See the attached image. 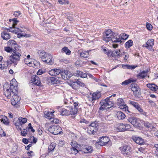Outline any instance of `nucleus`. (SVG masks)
I'll return each instance as SVG.
<instances>
[{
    "instance_id": "nucleus-23",
    "label": "nucleus",
    "mask_w": 158,
    "mask_h": 158,
    "mask_svg": "<svg viewBox=\"0 0 158 158\" xmlns=\"http://www.w3.org/2000/svg\"><path fill=\"white\" fill-rule=\"evenodd\" d=\"M69 115H72L76 114L77 111V110L76 108H73V106L69 107Z\"/></svg>"
},
{
    "instance_id": "nucleus-15",
    "label": "nucleus",
    "mask_w": 158,
    "mask_h": 158,
    "mask_svg": "<svg viewBox=\"0 0 158 158\" xmlns=\"http://www.w3.org/2000/svg\"><path fill=\"white\" fill-rule=\"evenodd\" d=\"M131 89L135 95L139 94L140 92V89L137 84L133 83L131 85Z\"/></svg>"
},
{
    "instance_id": "nucleus-55",
    "label": "nucleus",
    "mask_w": 158,
    "mask_h": 158,
    "mask_svg": "<svg viewBox=\"0 0 158 158\" xmlns=\"http://www.w3.org/2000/svg\"><path fill=\"white\" fill-rule=\"evenodd\" d=\"M29 140H31V142H33L35 143L37 142V139L35 138L34 136L31 137L29 138Z\"/></svg>"
},
{
    "instance_id": "nucleus-10",
    "label": "nucleus",
    "mask_w": 158,
    "mask_h": 158,
    "mask_svg": "<svg viewBox=\"0 0 158 158\" xmlns=\"http://www.w3.org/2000/svg\"><path fill=\"white\" fill-rule=\"evenodd\" d=\"M114 33L111 30H107L103 34V40L106 42L111 40Z\"/></svg>"
},
{
    "instance_id": "nucleus-38",
    "label": "nucleus",
    "mask_w": 158,
    "mask_h": 158,
    "mask_svg": "<svg viewBox=\"0 0 158 158\" xmlns=\"http://www.w3.org/2000/svg\"><path fill=\"white\" fill-rule=\"evenodd\" d=\"M138 111L142 114L145 115L147 116V113L144 111L143 109L141 107L140 105L136 109Z\"/></svg>"
},
{
    "instance_id": "nucleus-44",
    "label": "nucleus",
    "mask_w": 158,
    "mask_h": 158,
    "mask_svg": "<svg viewBox=\"0 0 158 158\" xmlns=\"http://www.w3.org/2000/svg\"><path fill=\"white\" fill-rule=\"evenodd\" d=\"M18 119L19 122H20L22 124H24L27 122V119L25 118L20 117Z\"/></svg>"
},
{
    "instance_id": "nucleus-45",
    "label": "nucleus",
    "mask_w": 158,
    "mask_h": 158,
    "mask_svg": "<svg viewBox=\"0 0 158 158\" xmlns=\"http://www.w3.org/2000/svg\"><path fill=\"white\" fill-rule=\"evenodd\" d=\"M76 82L77 85H80L81 86L86 87V85L85 84L82 82L81 81H79V80H76Z\"/></svg>"
},
{
    "instance_id": "nucleus-39",
    "label": "nucleus",
    "mask_w": 158,
    "mask_h": 158,
    "mask_svg": "<svg viewBox=\"0 0 158 158\" xmlns=\"http://www.w3.org/2000/svg\"><path fill=\"white\" fill-rule=\"evenodd\" d=\"M129 103L132 105L136 109H137L139 106V104L138 103H137V102L131 101H130L129 102Z\"/></svg>"
},
{
    "instance_id": "nucleus-37",
    "label": "nucleus",
    "mask_w": 158,
    "mask_h": 158,
    "mask_svg": "<svg viewBox=\"0 0 158 158\" xmlns=\"http://www.w3.org/2000/svg\"><path fill=\"white\" fill-rule=\"evenodd\" d=\"M89 52L87 51L82 52L80 53L81 57L84 58H87L89 56Z\"/></svg>"
},
{
    "instance_id": "nucleus-58",
    "label": "nucleus",
    "mask_w": 158,
    "mask_h": 158,
    "mask_svg": "<svg viewBox=\"0 0 158 158\" xmlns=\"http://www.w3.org/2000/svg\"><path fill=\"white\" fill-rule=\"evenodd\" d=\"M77 145V143L75 141H73L71 142V145L72 147V148H75Z\"/></svg>"
},
{
    "instance_id": "nucleus-27",
    "label": "nucleus",
    "mask_w": 158,
    "mask_h": 158,
    "mask_svg": "<svg viewBox=\"0 0 158 158\" xmlns=\"http://www.w3.org/2000/svg\"><path fill=\"white\" fill-rule=\"evenodd\" d=\"M116 114L118 118L119 119H123L126 117L125 114L120 111L117 112Z\"/></svg>"
},
{
    "instance_id": "nucleus-62",
    "label": "nucleus",
    "mask_w": 158,
    "mask_h": 158,
    "mask_svg": "<svg viewBox=\"0 0 158 158\" xmlns=\"http://www.w3.org/2000/svg\"><path fill=\"white\" fill-rule=\"evenodd\" d=\"M149 103L151 104L152 106L153 107H156V104L154 102L150 100L149 101Z\"/></svg>"
},
{
    "instance_id": "nucleus-63",
    "label": "nucleus",
    "mask_w": 158,
    "mask_h": 158,
    "mask_svg": "<svg viewBox=\"0 0 158 158\" xmlns=\"http://www.w3.org/2000/svg\"><path fill=\"white\" fill-rule=\"evenodd\" d=\"M123 56H124V57L123 59L124 60H127L128 59L129 57V55L128 54H126V55L124 54H122Z\"/></svg>"
},
{
    "instance_id": "nucleus-4",
    "label": "nucleus",
    "mask_w": 158,
    "mask_h": 158,
    "mask_svg": "<svg viewBox=\"0 0 158 158\" xmlns=\"http://www.w3.org/2000/svg\"><path fill=\"white\" fill-rule=\"evenodd\" d=\"M39 56L42 60L48 64L51 65L53 63V60L52 55L45 52L44 50L40 51L39 52Z\"/></svg>"
},
{
    "instance_id": "nucleus-34",
    "label": "nucleus",
    "mask_w": 158,
    "mask_h": 158,
    "mask_svg": "<svg viewBox=\"0 0 158 158\" xmlns=\"http://www.w3.org/2000/svg\"><path fill=\"white\" fill-rule=\"evenodd\" d=\"M135 81V80H132L131 79H128L126 80L122 83V85L125 86L131 83V82Z\"/></svg>"
},
{
    "instance_id": "nucleus-24",
    "label": "nucleus",
    "mask_w": 158,
    "mask_h": 158,
    "mask_svg": "<svg viewBox=\"0 0 158 158\" xmlns=\"http://www.w3.org/2000/svg\"><path fill=\"white\" fill-rule=\"evenodd\" d=\"M82 151L85 153H91L93 151V148L91 146H86L83 148Z\"/></svg>"
},
{
    "instance_id": "nucleus-1",
    "label": "nucleus",
    "mask_w": 158,
    "mask_h": 158,
    "mask_svg": "<svg viewBox=\"0 0 158 158\" xmlns=\"http://www.w3.org/2000/svg\"><path fill=\"white\" fill-rule=\"evenodd\" d=\"M7 44L8 46L15 49L13 52L10 56V60L12 63L16 64L17 62L20 60L21 56L20 53L21 49L20 48V46L13 40H10L7 42Z\"/></svg>"
},
{
    "instance_id": "nucleus-57",
    "label": "nucleus",
    "mask_w": 158,
    "mask_h": 158,
    "mask_svg": "<svg viewBox=\"0 0 158 158\" xmlns=\"http://www.w3.org/2000/svg\"><path fill=\"white\" fill-rule=\"evenodd\" d=\"M144 125L145 126V127H148V128H149V127H152V128L153 127L152 126V124H150L149 123H148V122L145 123L144 124Z\"/></svg>"
},
{
    "instance_id": "nucleus-16",
    "label": "nucleus",
    "mask_w": 158,
    "mask_h": 158,
    "mask_svg": "<svg viewBox=\"0 0 158 158\" xmlns=\"http://www.w3.org/2000/svg\"><path fill=\"white\" fill-rule=\"evenodd\" d=\"M31 80L34 84L38 86H41V83L39 77L36 75L32 76Z\"/></svg>"
},
{
    "instance_id": "nucleus-30",
    "label": "nucleus",
    "mask_w": 158,
    "mask_h": 158,
    "mask_svg": "<svg viewBox=\"0 0 158 158\" xmlns=\"http://www.w3.org/2000/svg\"><path fill=\"white\" fill-rule=\"evenodd\" d=\"M62 52L68 55H70L71 52V51L66 47H64L62 48Z\"/></svg>"
},
{
    "instance_id": "nucleus-51",
    "label": "nucleus",
    "mask_w": 158,
    "mask_h": 158,
    "mask_svg": "<svg viewBox=\"0 0 158 158\" xmlns=\"http://www.w3.org/2000/svg\"><path fill=\"white\" fill-rule=\"evenodd\" d=\"M64 73V71L61 72V73H60L61 75V78L64 80H66V75L65 74V73Z\"/></svg>"
},
{
    "instance_id": "nucleus-60",
    "label": "nucleus",
    "mask_w": 158,
    "mask_h": 158,
    "mask_svg": "<svg viewBox=\"0 0 158 158\" xmlns=\"http://www.w3.org/2000/svg\"><path fill=\"white\" fill-rule=\"evenodd\" d=\"M65 142L64 141L60 140L59 143V145L60 146H63L64 145Z\"/></svg>"
},
{
    "instance_id": "nucleus-56",
    "label": "nucleus",
    "mask_w": 158,
    "mask_h": 158,
    "mask_svg": "<svg viewBox=\"0 0 158 158\" xmlns=\"http://www.w3.org/2000/svg\"><path fill=\"white\" fill-rule=\"evenodd\" d=\"M21 13L19 11H15L14 12L13 15L16 17H18L19 16L21 15Z\"/></svg>"
},
{
    "instance_id": "nucleus-12",
    "label": "nucleus",
    "mask_w": 158,
    "mask_h": 158,
    "mask_svg": "<svg viewBox=\"0 0 158 158\" xmlns=\"http://www.w3.org/2000/svg\"><path fill=\"white\" fill-rule=\"evenodd\" d=\"M121 153L124 155H129L131 151L130 147L128 145H125L119 148Z\"/></svg>"
},
{
    "instance_id": "nucleus-13",
    "label": "nucleus",
    "mask_w": 158,
    "mask_h": 158,
    "mask_svg": "<svg viewBox=\"0 0 158 158\" xmlns=\"http://www.w3.org/2000/svg\"><path fill=\"white\" fill-rule=\"evenodd\" d=\"M117 104L119 108L122 109H124L125 110L130 112L128 110V107L125 104L123 100L121 98H119L117 101Z\"/></svg>"
},
{
    "instance_id": "nucleus-3",
    "label": "nucleus",
    "mask_w": 158,
    "mask_h": 158,
    "mask_svg": "<svg viewBox=\"0 0 158 158\" xmlns=\"http://www.w3.org/2000/svg\"><path fill=\"white\" fill-rule=\"evenodd\" d=\"M112 96L107 97L105 99L102 100L100 102V110H107L111 107L114 106V102L110 99Z\"/></svg>"
},
{
    "instance_id": "nucleus-36",
    "label": "nucleus",
    "mask_w": 158,
    "mask_h": 158,
    "mask_svg": "<svg viewBox=\"0 0 158 158\" xmlns=\"http://www.w3.org/2000/svg\"><path fill=\"white\" fill-rule=\"evenodd\" d=\"M56 147V144L55 143H51L48 147V152H50L54 150Z\"/></svg>"
},
{
    "instance_id": "nucleus-29",
    "label": "nucleus",
    "mask_w": 158,
    "mask_h": 158,
    "mask_svg": "<svg viewBox=\"0 0 158 158\" xmlns=\"http://www.w3.org/2000/svg\"><path fill=\"white\" fill-rule=\"evenodd\" d=\"M77 75L78 77L82 78H85L87 77V74L85 73L82 72L81 71H77Z\"/></svg>"
},
{
    "instance_id": "nucleus-11",
    "label": "nucleus",
    "mask_w": 158,
    "mask_h": 158,
    "mask_svg": "<svg viewBox=\"0 0 158 158\" xmlns=\"http://www.w3.org/2000/svg\"><path fill=\"white\" fill-rule=\"evenodd\" d=\"M128 120L135 127H137L140 126L141 120L139 118L132 117L129 118Z\"/></svg>"
},
{
    "instance_id": "nucleus-5",
    "label": "nucleus",
    "mask_w": 158,
    "mask_h": 158,
    "mask_svg": "<svg viewBox=\"0 0 158 158\" xmlns=\"http://www.w3.org/2000/svg\"><path fill=\"white\" fill-rule=\"evenodd\" d=\"M15 26H13L12 25V27H11L9 29V31L12 33L17 34L18 37L20 38L22 37H30V35L27 34L25 33H22L20 32H22L20 29L17 27H15Z\"/></svg>"
},
{
    "instance_id": "nucleus-49",
    "label": "nucleus",
    "mask_w": 158,
    "mask_h": 158,
    "mask_svg": "<svg viewBox=\"0 0 158 158\" xmlns=\"http://www.w3.org/2000/svg\"><path fill=\"white\" fill-rule=\"evenodd\" d=\"M55 69L54 76L58 75L61 73V70L60 69Z\"/></svg>"
},
{
    "instance_id": "nucleus-59",
    "label": "nucleus",
    "mask_w": 158,
    "mask_h": 158,
    "mask_svg": "<svg viewBox=\"0 0 158 158\" xmlns=\"http://www.w3.org/2000/svg\"><path fill=\"white\" fill-rule=\"evenodd\" d=\"M55 69H53L50 70L49 71V74L51 76H54Z\"/></svg>"
},
{
    "instance_id": "nucleus-41",
    "label": "nucleus",
    "mask_w": 158,
    "mask_h": 158,
    "mask_svg": "<svg viewBox=\"0 0 158 158\" xmlns=\"http://www.w3.org/2000/svg\"><path fill=\"white\" fill-rule=\"evenodd\" d=\"M9 21L11 22L12 21V25L13 26H16L17 23L19 22V21L17 20L16 18H14L13 19H10L9 20Z\"/></svg>"
},
{
    "instance_id": "nucleus-47",
    "label": "nucleus",
    "mask_w": 158,
    "mask_h": 158,
    "mask_svg": "<svg viewBox=\"0 0 158 158\" xmlns=\"http://www.w3.org/2000/svg\"><path fill=\"white\" fill-rule=\"evenodd\" d=\"M4 49L5 51L8 52H12L13 50V48L9 46L5 47Z\"/></svg>"
},
{
    "instance_id": "nucleus-50",
    "label": "nucleus",
    "mask_w": 158,
    "mask_h": 158,
    "mask_svg": "<svg viewBox=\"0 0 158 158\" xmlns=\"http://www.w3.org/2000/svg\"><path fill=\"white\" fill-rule=\"evenodd\" d=\"M71 153L73 154H76L78 152L77 150L75 148H72L71 149Z\"/></svg>"
},
{
    "instance_id": "nucleus-35",
    "label": "nucleus",
    "mask_w": 158,
    "mask_h": 158,
    "mask_svg": "<svg viewBox=\"0 0 158 158\" xmlns=\"http://www.w3.org/2000/svg\"><path fill=\"white\" fill-rule=\"evenodd\" d=\"M133 45V41L131 40H129L125 44V46L126 48H129Z\"/></svg>"
},
{
    "instance_id": "nucleus-18",
    "label": "nucleus",
    "mask_w": 158,
    "mask_h": 158,
    "mask_svg": "<svg viewBox=\"0 0 158 158\" xmlns=\"http://www.w3.org/2000/svg\"><path fill=\"white\" fill-rule=\"evenodd\" d=\"M111 40L115 43L120 42L121 41L120 35L114 33Z\"/></svg>"
},
{
    "instance_id": "nucleus-8",
    "label": "nucleus",
    "mask_w": 158,
    "mask_h": 158,
    "mask_svg": "<svg viewBox=\"0 0 158 158\" xmlns=\"http://www.w3.org/2000/svg\"><path fill=\"white\" fill-rule=\"evenodd\" d=\"M50 132L54 135H56L61 133L62 131L61 128L59 126H52L48 128Z\"/></svg>"
},
{
    "instance_id": "nucleus-26",
    "label": "nucleus",
    "mask_w": 158,
    "mask_h": 158,
    "mask_svg": "<svg viewBox=\"0 0 158 158\" xmlns=\"http://www.w3.org/2000/svg\"><path fill=\"white\" fill-rule=\"evenodd\" d=\"M15 125L18 131L22 130V124L20 122H19L18 119L16 122L15 123Z\"/></svg>"
},
{
    "instance_id": "nucleus-28",
    "label": "nucleus",
    "mask_w": 158,
    "mask_h": 158,
    "mask_svg": "<svg viewBox=\"0 0 158 158\" xmlns=\"http://www.w3.org/2000/svg\"><path fill=\"white\" fill-rule=\"evenodd\" d=\"M50 81L52 84H54L59 83V81L55 77H51L49 78Z\"/></svg>"
},
{
    "instance_id": "nucleus-9",
    "label": "nucleus",
    "mask_w": 158,
    "mask_h": 158,
    "mask_svg": "<svg viewBox=\"0 0 158 158\" xmlns=\"http://www.w3.org/2000/svg\"><path fill=\"white\" fill-rule=\"evenodd\" d=\"M154 44V40L153 39H149L145 44H143L142 47L145 48L148 50L152 51H153V46Z\"/></svg>"
},
{
    "instance_id": "nucleus-61",
    "label": "nucleus",
    "mask_w": 158,
    "mask_h": 158,
    "mask_svg": "<svg viewBox=\"0 0 158 158\" xmlns=\"http://www.w3.org/2000/svg\"><path fill=\"white\" fill-rule=\"evenodd\" d=\"M30 57V55H28L27 56V58H25L24 59V62L25 64H27V62L28 61H27V60L29 59Z\"/></svg>"
},
{
    "instance_id": "nucleus-7",
    "label": "nucleus",
    "mask_w": 158,
    "mask_h": 158,
    "mask_svg": "<svg viewBox=\"0 0 158 158\" xmlns=\"http://www.w3.org/2000/svg\"><path fill=\"white\" fill-rule=\"evenodd\" d=\"M98 143L99 145L101 146H105L107 144L111 146L112 145V143L110 141L109 138L106 136L100 137Z\"/></svg>"
},
{
    "instance_id": "nucleus-42",
    "label": "nucleus",
    "mask_w": 158,
    "mask_h": 158,
    "mask_svg": "<svg viewBox=\"0 0 158 158\" xmlns=\"http://www.w3.org/2000/svg\"><path fill=\"white\" fill-rule=\"evenodd\" d=\"M64 73H65V74L66 75V79H67L68 78L71 77L72 76L71 73L68 70H64Z\"/></svg>"
},
{
    "instance_id": "nucleus-64",
    "label": "nucleus",
    "mask_w": 158,
    "mask_h": 158,
    "mask_svg": "<svg viewBox=\"0 0 158 158\" xmlns=\"http://www.w3.org/2000/svg\"><path fill=\"white\" fill-rule=\"evenodd\" d=\"M23 142L26 144H27L28 143V141L27 139L24 138L23 139Z\"/></svg>"
},
{
    "instance_id": "nucleus-32",
    "label": "nucleus",
    "mask_w": 158,
    "mask_h": 158,
    "mask_svg": "<svg viewBox=\"0 0 158 158\" xmlns=\"http://www.w3.org/2000/svg\"><path fill=\"white\" fill-rule=\"evenodd\" d=\"M120 51L119 50H115L113 51L112 52V55L113 56H122V54H120Z\"/></svg>"
},
{
    "instance_id": "nucleus-21",
    "label": "nucleus",
    "mask_w": 158,
    "mask_h": 158,
    "mask_svg": "<svg viewBox=\"0 0 158 158\" xmlns=\"http://www.w3.org/2000/svg\"><path fill=\"white\" fill-rule=\"evenodd\" d=\"M0 120L6 125H8L9 123V121L7 117L4 115L0 116Z\"/></svg>"
},
{
    "instance_id": "nucleus-14",
    "label": "nucleus",
    "mask_w": 158,
    "mask_h": 158,
    "mask_svg": "<svg viewBox=\"0 0 158 158\" xmlns=\"http://www.w3.org/2000/svg\"><path fill=\"white\" fill-rule=\"evenodd\" d=\"M12 97V98L11 99V102L12 105L15 106L19 103L20 101L21 100L20 97L15 94Z\"/></svg>"
},
{
    "instance_id": "nucleus-54",
    "label": "nucleus",
    "mask_w": 158,
    "mask_h": 158,
    "mask_svg": "<svg viewBox=\"0 0 158 158\" xmlns=\"http://www.w3.org/2000/svg\"><path fill=\"white\" fill-rule=\"evenodd\" d=\"M98 126V123L96 122L92 123L89 125V126H90L93 127H96Z\"/></svg>"
},
{
    "instance_id": "nucleus-19",
    "label": "nucleus",
    "mask_w": 158,
    "mask_h": 158,
    "mask_svg": "<svg viewBox=\"0 0 158 158\" xmlns=\"http://www.w3.org/2000/svg\"><path fill=\"white\" fill-rule=\"evenodd\" d=\"M132 138L133 140L137 144L142 145L144 143V140L140 137H133Z\"/></svg>"
},
{
    "instance_id": "nucleus-2",
    "label": "nucleus",
    "mask_w": 158,
    "mask_h": 158,
    "mask_svg": "<svg viewBox=\"0 0 158 158\" xmlns=\"http://www.w3.org/2000/svg\"><path fill=\"white\" fill-rule=\"evenodd\" d=\"M16 87L13 84L8 83L5 84L3 86L5 95L7 98H9L13 96L16 92Z\"/></svg>"
},
{
    "instance_id": "nucleus-20",
    "label": "nucleus",
    "mask_w": 158,
    "mask_h": 158,
    "mask_svg": "<svg viewBox=\"0 0 158 158\" xmlns=\"http://www.w3.org/2000/svg\"><path fill=\"white\" fill-rule=\"evenodd\" d=\"M116 129L119 131H126V127L123 123H119L117 125Z\"/></svg>"
},
{
    "instance_id": "nucleus-53",
    "label": "nucleus",
    "mask_w": 158,
    "mask_h": 158,
    "mask_svg": "<svg viewBox=\"0 0 158 158\" xmlns=\"http://www.w3.org/2000/svg\"><path fill=\"white\" fill-rule=\"evenodd\" d=\"M27 130L26 129H24L23 131H21V135L23 136H24L26 135L27 134Z\"/></svg>"
},
{
    "instance_id": "nucleus-6",
    "label": "nucleus",
    "mask_w": 158,
    "mask_h": 158,
    "mask_svg": "<svg viewBox=\"0 0 158 158\" xmlns=\"http://www.w3.org/2000/svg\"><path fill=\"white\" fill-rule=\"evenodd\" d=\"M101 96V93L100 92H96L93 94L90 93V95L88 97V100L93 105L95 101L100 98Z\"/></svg>"
},
{
    "instance_id": "nucleus-48",
    "label": "nucleus",
    "mask_w": 158,
    "mask_h": 158,
    "mask_svg": "<svg viewBox=\"0 0 158 158\" xmlns=\"http://www.w3.org/2000/svg\"><path fill=\"white\" fill-rule=\"evenodd\" d=\"M28 66L34 67L36 66L35 64L34 61H31L27 62V64H26Z\"/></svg>"
},
{
    "instance_id": "nucleus-17",
    "label": "nucleus",
    "mask_w": 158,
    "mask_h": 158,
    "mask_svg": "<svg viewBox=\"0 0 158 158\" xmlns=\"http://www.w3.org/2000/svg\"><path fill=\"white\" fill-rule=\"evenodd\" d=\"M1 36L4 40H7L11 36L7 30H4L1 33Z\"/></svg>"
},
{
    "instance_id": "nucleus-46",
    "label": "nucleus",
    "mask_w": 158,
    "mask_h": 158,
    "mask_svg": "<svg viewBox=\"0 0 158 158\" xmlns=\"http://www.w3.org/2000/svg\"><path fill=\"white\" fill-rule=\"evenodd\" d=\"M120 36L121 39H122L123 40H126L128 37V35L124 33L121 34L120 35Z\"/></svg>"
},
{
    "instance_id": "nucleus-33",
    "label": "nucleus",
    "mask_w": 158,
    "mask_h": 158,
    "mask_svg": "<svg viewBox=\"0 0 158 158\" xmlns=\"http://www.w3.org/2000/svg\"><path fill=\"white\" fill-rule=\"evenodd\" d=\"M44 117L46 118H48L50 119H52L51 118L50 115L51 114V112H49L48 111H46L44 112Z\"/></svg>"
},
{
    "instance_id": "nucleus-31",
    "label": "nucleus",
    "mask_w": 158,
    "mask_h": 158,
    "mask_svg": "<svg viewBox=\"0 0 158 158\" xmlns=\"http://www.w3.org/2000/svg\"><path fill=\"white\" fill-rule=\"evenodd\" d=\"M61 114L62 115H69V108L67 109H62L61 112Z\"/></svg>"
},
{
    "instance_id": "nucleus-43",
    "label": "nucleus",
    "mask_w": 158,
    "mask_h": 158,
    "mask_svg": "<svg viewBox=\"0 0 158 158\" xmlns=\"http://www.w3.org/2000/svg\"><path fill=\"white\" fill-rule=\"evenodd\" d=\"M59 3L62 5H65L69 4V1L68 0H58Z\"/></svg>"
},
{
    "instance_id": "nucleus-40",
    "label": "nucleus",
    "mask_w": 158,
    "mask_h": 158,
    "mask_svg": "<svg viewBox=\"0 0 158 158\" xmlns=\"http://www.w3.org/2000/svg\"><path fill=\"white\" fill-rule=\"evenodd\" d=\"M69 85L73 89H77L78 88V86H77V85L76 82V80H75V82L69 84Z\"/></svg>"
},
{
    "instance_id": "nucleus-25",
    "label": "nucleus",
    "mask_w": 158,
    "mask_h": 158,
    "mask_svg": "<svg viewBox=\"0 0 158 158\" xmlns=\"http://www.w3.org/2000/svg\"><path fill=\"white\" fill-rule=\"evenodd\" d=\"M147 85L151 90L154 91L156 90L157 88V86L154 84H148Z\"/></svg>"
},
{
    "instance_id": "nucleus-52",
    "label": "nucleus",
    "mask_w": 158,
    "mask_h": 158,
    "mask_svg": "<svg viewBox=\"0 0 158 158\" xmlns=\"http://www.w3.org/2000/svg\"><path fill=\"white\" fill-rule=\"evenodd\" d=\"M146 26L147 29L149 30H151L152 28V25L148 23H146Z\"/></svg>"
},
{
    "instance_id": "nucleus-22",
    "label": "nucleus",
    "mask_w": 158,
    "mask_h": 158,
    "mask_svg": "<svg viewBox=\"0 0 158 158\" xmlns=\"http://www.w3.org/2000/svg\"><path fill=\"white\" fill-rule=\"evenodd\" d=\"M148 72V70L143 71L139 73L137 76V77L139 79L144 78L147 75V73Z\"/></svg>"
}]
</instances>
